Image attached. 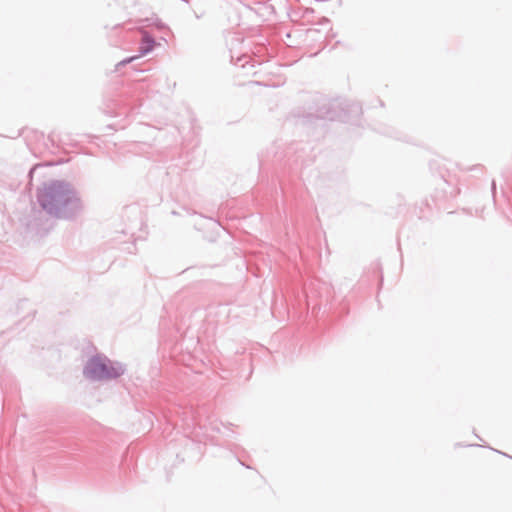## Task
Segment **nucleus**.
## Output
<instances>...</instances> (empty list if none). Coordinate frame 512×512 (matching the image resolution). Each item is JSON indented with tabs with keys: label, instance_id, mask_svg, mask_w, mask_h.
<instances>
[{
	"label": "nucleus",
	"instance_id": "1",
	"mask_svg": "<svg viewBox=\"0 0 512 512\" xmlns=\"http://www.w3.org/2000/svg\"><path fill=\"white\" fill-rule=\"evenodd\" d=\"M37 202L43 211L57 219L72 221L83 211V202L75 187L65 180H51L38 189Z\"/></svg>",
	"mask_w": 512,
	"mask_h": 512
},
{
	"label": "nucleus",
	"instance_id": "2",
	"mask_svg": "<svg viewBox=\"0 0 512 512\" xmlns=\"http://www.w3.org/2000/svg\"><path fill=\"white\" fill-rule=\"evenodd\" d=\"M127 371L120 361H113L103 353L92 355L83 367V376L92 382L116 380Z\"/></svg>",
	"mask_w": 512,
	"mask_h": 512
},
{
	"label": "nucleus",
	"instance_id": "3",
	"mask_svg": "<svg viewBox=\"0 0 512 512\" xmlns=\"http://www.w3.org/2000/svg\"><path fill=\"white\" fill-rule=\"evenodd\" d=\"M157 42L155 38L148 32H144L142 34L141 41L139 43V58L141 56L147 55L151 51H153L154 47L156 46Z\"/></svg>",
	"mask_w": 512,
	"mask_h": 512
},
{
	"label": "nucleus",
	"instance_id": "4",
	"mask_svg": "<svg viewBox=\"0 0 512 512\" xmlns=\"http://www.w3.org/2000/svg\"><path fill=\"white\" fill-rule=\"evenodd\" d=\"M317 119H328L334 121L339 119L337 112L331 108L330 104L323 105L319 110H317V114L315 116Z\"/></svg>",
	"mask_w": 512,
	"mask_h": 512
},
{
	"label": "nucleus",
	"instance_id": "5",
	"mask_svg": "<svg viewBox=\"0 0 512 512\" xmlns=\"http://www.w3.org/2000/svg\"><path fill=\"white\" fill-rule=\"evenodd\" d=\"M139 58V55H134V56H131V57H127L121 61H119L116 65H115V71H119L121 67H124L126 66L127 64H130L132 63L133 61H135L136 59Z\"/></svg>",
	"mask_w": 512,
	"mask_h": 512
},
{
	"label": "nucleus",
	"instance_id": "6",
	"mask_svg": "<svg viewBox=\"0 0 512 512\" xmlns=\"http://www.w3.org/2000/svg\"><path fill=\"white\" fill-rule=\"evenodd\" d=\"M141 104L138 103V102H134V103H130L129 106L130 108L129 109H125V111L123 113H129V112H133L135 109H137Z\"/></svg>",
	"mask_w": 512,
	"mask_h": 512
},
{
	"label": "nucleus",
	"instance_id": "7",
	"mask_svg": "<svg viewBox=\"0 0 512 512\" xmlns=\"http://www.w3.org/2000/svg\"><path fill=\"white\" fill-rule=\"evenodd\" d=\"M491 191H492L493 198L495 199V194H496V183H495V181H494V180L492 181V184H491Z\"/></svg>",
	"mask_w": 512,
	"mask_h": 512
},
{
	"label": "nucleus",
	"instance_id": "8",
	"mask_svg": "<svg viewBox=\"0 0 512 512\" xmlns=\"http://www.w3.org/2000/svg\"><path fill=\"white\" fill-rule=\"evenodd\" d=\"M355 112H361V107L358 104L353 105Z\"/></svg>",
	"mask_w": 512,
	"mask_h": 512
},
{
	"label": "nucleus",
	"instance_id": "9",
	"mask_svg": "<svg viewBox=\"0 0 512 512\" xmlns=\"http://www.w3.org/2000/svg\"><path fill=\"white\" fill-rule=\"evenodd\" d=\"M242 60H245V62L242 64V66L244 67L245 63H247V57H242V58L238 59V61H242Z\"/></svg>",
	"mask_w": 512,
	"mask_h": 512
},
{
	"label": "nucleus",
	"instance_id": "10",
	"mask_svg": "<svg viewBox=\"0 0 512 512\" xmlns=\"http://www.w3.org/2000/svg\"><path fill=\"white\" fill-rule=\"evenodd\" d=\"M239 463H240V465L245 466V467H246V468H248V469H250V468H251L250 466L246 465L245 463H243V462H242V461H240V460H239Z\"/></svg>",
	"mask_w": 512,
	"mask_h": 512
},
{
	"label": "nucleus",
	"instance_id": "11",
	"mask_svg": "<svg viewBox=\"0 0 512 512\" xmlns=\"http://www.w3.org/2000/svg\"><path fill=\"white\" fill-rule=\"evenodd\" d=\"M35 168H31L29 174H32Z\"/></svg>",
	"mask_w": 512,
	"mask_h": 512
},
{
	"label": "nucleus",
	"instance_id": "12",
	"mask_svg": "<svg viewBox=\"0 0 512 512\" xmlns=\"http://www.w3.org/2000/svg\"><path fill=\"white\" fill-rule=\"evenodd\" d=\"M213 430L217 431V432H220V429L218 427L216 428H213Z\"/></svg>",
	"mask_w": 512,
	"mask_h": 512
},
{
	"label": "nucleus",
	"instance_id": "13",
	"mask_svg": "<svg viewBox=\"0 0 512 512\" xmlns=\"http://www.w3.org/2000/svg\"><path fill=\"white\" fill-rule=\"evenodd\" d=\"M312 117L311 114H308V116L306 117L308 120H310V118Z\"/></svg>",
	"mask_w": 512,
	"mask_h": 512
},
{
	"label": "nucleus",
	"instance_id": "14",
	"mask_svg": "<svg viewBox=\"0 0 512 512\" xmlns=\"http://www.w3.org/2000/svg\"><path fill=\"white\" fill-rule=\"evenodd\" d=\"M497 452V450H495ZM498 453L502 454L503 456H506V453H502L500 451H498Z\"/></svg>",
	"mask_w": 512,
	"mask_h": 512
},
{
	"label": "nucleus",
	"instance_id": "15",
	"mask_svg": "<svg viewBox=\"0 0 512 512\" xmlns=\"http://www.w3.org/2000/svg\"><path fill=\"white\" fill-rule=\"evenodd\" d=\"M184 2L188 3V0H183Z\"/></svg>",
	"mask_w": 512,
	"mask_h": 512
}]
</instances>
